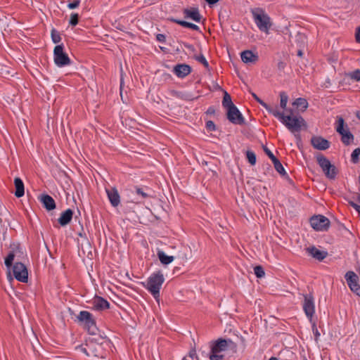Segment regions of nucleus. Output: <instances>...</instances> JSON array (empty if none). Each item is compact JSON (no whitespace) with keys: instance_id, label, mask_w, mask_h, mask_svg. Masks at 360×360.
I'll list each match as a JSON object with an SVG mask.
<instances>
[{"instance_id":"obj_1","label":"nucleus","mask_w":360,"mask_h":360,"mask_svg":"<svg viewBox=\"0 0 360 360\" xmlns=\"http://www.w3.org/2000/svg\"><path fill=\"white\" fill-rule=\"evenodd\" d=\"M210 352L209 353L210 360H223L224 355L223 352L228 349L236 350V344L230 339L219 338L216 341L210 342Z\"/></svg>"},{"instance_id":"obj_2","label":"nucleus","mask_w":360,"mask_h":360,"mask_svg":"<svg viewBox=\"0 0 360 360\" xmlns=\"http://www.w3.org/2000/svg\"><path fill=\"white\" fill-rule=\"evenodd\" d=\"M274 116L277 117L292 133L298 132L302 126H305V121L301 116L284 115L278 109Z\"/></svg>"},{"instance_id":"obj_3","label":"nucleus","mask_w":360,"mask_h":360,"mask_svg":"<svg viewBox=\"0 0 360 360\" xmlns=\"http://www.w3.org/2000/svg\"><path fill=\"white\" fill-rule=\"evenodd\" d=\"M165 281L162 273L159 271L152 274L148 278L145 288L151 293L153 297L158 301L160 290Z\"/></svg>"},{"instance_id":"obj_4","label":"nucleus","mask_w":360,"mask_h":360,"mask_svg":"<svg viewBox=\"0 0 360 360\" xmlns=\"http://www.w3.org/2000/svg\"><path fill=\"white\" fill-rule=\"evenodd\" d=\"M316 159L325 176L329 179H335L338 174L336 167L322 154L317 155Z\"/></svg>"},{"instance_id":"obj_5","label":"nucleus","mask_w":360,"mask_h":360,"mask_svg":"<svg viewBox=\"0 0 360 360\" xmlns=\"http://www.w3.org/2000/svg\"><path fill=\"white\" fill-rule=\"evenodd\" d=\"M78 321L84 324L85 328L89 334L96 335L98 331V328L96 325V321L93 315L87 311H82L77 316Z\"/></svg>"},{"instance_id":"obj_6","label":"nucleus","mask_w":360,"mask_h":360,"mask_svg":"<svg viewBox=\"0 0 360 360\" xmlns=\"http://www.w3.org/2000/svg\"><path fill=\"white\" fill-rule=\"evenodd\" d=\"M344 125H345L344 119L340 116L337 117V122H336V127H335L336 131L338 134H340L341 135V141L345 146H349L354 141V135L349 131V130L347 128V126H346L347 129H345Z\"/></svg>"},{"instance_id":"obj_7","label":"nucleus","mask_w":360,"mask_h":360,"mask_svg":"<svg viewBox=\"0 0 360 360\" xmlns=\"http://www.w3.org/2000/svg\"><path fill=\"white\" fill-rule=\"evenodd\" d=\"M53 60L58 67H64L71 64V60L64 51L63 44L55 46L53 50Z\"/></svg>"},{"instance_id":"obj_8","label":"nucleus","mask_w":360,"mask_h":360,"mask_svg":"<svg viewBox=\"0 0 360 360\" xmlns=\"http://www.w3.org/2000/svg\"><path fill=\"white\" fill-rule=\"evenodd\" d=\"M255 23L259 30L268 33L271 26L270 17L262 11V13H253Z\"/></svg>"},{"instance_id":"obj_9","label":"nucleus","mask_w":360,"mask_h":360,"mask_svg":"<svg viewBox=\"0 0 360 360\" xmlns=\"http://www.w3.org/2000/svg\"><path fill=\"white\" fill-rule=\"evenodd\" d=\"M310 224L314 230L323 231L328 230L330 226V221L323 215H317L310 219Z\"/></svg>"},{"instance_id":"obj_10","label":"nucleus","mask_w":360,"mask_h":360,"mask_svg":"<svg viewBox=\"0 0 360 360\" xmlns=\"http://www.w3.org/2000/svg\"><path fill=\"white\" fill-rule=\"evenodd\" d=\"M226 117L230 122L233 124H245V118L236 105L226 109Z\"/></svg>"},{"instance_id":"obj_11","label":"nucleus","mask_w":360,"mask_h":360,"mask_svg":"<svg viewBox=\"0 0 360 360\" xmlns=\"http://www.w3.org/2000/svg\"><path fill=\"white\" fill-rule=\"evenodd\" d=\"M13 274L15 279L22 283H27L28 280V272L24 264L16 262L13 266Z\"/></svg>"},{"instance_id":"obj_12","label":"nucleus","mask_w":360,"mask_h":360,"mask_svg":"<svg viewBox=\"0 0 360 360\" xmlns=\"http://www.w3.org/2000/svg\"><path fill=\"white\" fill-rule=\"evenodd\" d=\"M345 278L350 290L360 297V285L358 283V276L354 271H349L345 274Z\"/></svg>"},{"instance_id":"obj_13","label":"nucleus","mask_w":360,"mask_h":360,"mask_svg":"<svg viewBox=\"0 0 360 360\" xmlns=\"http://www.w3.org/2000/svg\"><path fill=\"white\" fill-rule=\"evenodd\" d=\"M304 300L303 303V309L306 316L311 320L314 312L315 307L314 302V297L311 294H307L304 295Z\"/></svg>"},{"instance_id":"obj_14","label":"nucleus","mask_w":360,"mask_h":360,"mask_svg":"<svg viewBox=\"0 0 360 360\" xmlns=\"http://www.w3.org/2000/svg\"><path fill=\"white\" fill-rule=\"evenodd\" d=\"M311 144L314 148L320 150H327L330 145L327 139L320 136H313L311 139Z\"/></svg>"},{"instance_id":"obj_15","label":"nucleus","mask_w":360,"mask_h":360,"mask_svg":"<svg viewBox=\"0 0 360 360\" xmlns=\"http://www.w3.org/2000/svg\"><path fill=\"white\" fill-rule=\"evenodd\" d=\"M92 309L97 311H103L110 308V303L102 297L96 295L92 301Z\"/></svg>"},{"instance_id":"obj_16","label":"nucleus","mask_w":360,"mask_h":360,"mask_svg":"<svg viewBox=\"0 0 360 360\" xmlns=\"http://www.w3.org/2000/svg\"><path fill=\"white\" fill-rule=\"evenodd\" d=\"M105 191L112 206L115 207H117L120 202V196L117 188L111 187L110 188H105Z\"/></svg>"},{"instance_id":"obj_17","label":"nucleus","mask_w":360,"mask_h":360,"mask_svg":"<svg viewBox=\"0 0 360 360\" xmlns=\"http://www.w3.org/2000/svg\"><path fill=\"white\" fill-rule=\"evenodd\" d=\"M174 73L179 78H184L191 72V68L186 64H178L174 67Z\"/></svg>"},{"instance_id":"obj_18","label":"nucleus","mask_w":360,"mask_h":360,"mask_svg":"<svg viewBox=\"0 0 360 360\" xmlns=\"http://www.w3.org/2000/svg\"><path fill=\"white\" fill-rule=\"evenodd\" d=\"M183 13L185 18H190L197 22H199L201 20L202 16L200 14L198 8L197 7L185 8Z\"/></svg>"},{"instance_id":"obj_19","label":"nucleus","mask_w":360,"mask_h":360,"mask_svg":"<svg viewBox=\"0 0 360 360\" xmlns=\"http://www.w3.org/2000/svg\"><path fill=\"white\" fill-rule=\"evenodd\" d=\"M241 60L245 63H255L259 60L257 53L250 50H245L240 53Z\"/></svg>"},{"instance_id":"obj_20","label":"nucleus","mask_w":360,"mask_h":360,"mask_svg":"<svg viewBox=\"0 0 360 360\" xmlns=\"http://www.w3.org/2000/svg\"><path fill=\"white\" fill-rule=\"evenodd\" d=\"M40 201L43 206L48 210L51 211L56 208V202L54 199L48 194H42L40 198Z\"/></svg>"},{"instance_id":"obj_21","label":"nucleus","mask_w":360,"mask_h":360,"mask_svg":"<svg viewBox=\"0 0 360 360\" xmlns=\"http://www.w3.org/2000/svg\"><path fill=\"white\" fill-rule=\"evenodd\" d=\"M306 250L311 257L318 259L319 261H322L328 255L327 252L321 251L314 246L309 247L306 249Z\"/></svg>"},{"instance_id":"obj_22","label":"nucleus","mask_w":360,"mask_h":360,"mask_svg":"<svg viewBox=\"0 0 360 360\" xmlns=\"http://www.w3.org/2000/svg\"><path fill=\"white\" fill-rule=\"evenodd\" d=\"M73 215V211L71 209H68L65 212H62L60 217L58 218V223L64 226L68 224L72 219Z\"/></svg>"},{"instance_id":"obj_23","label":"nucleus","mask_w":360,"mask_h":360,"mask_svg":"<svg viewBox=\"0 0 360 360\" xmlns=\"http://www.w3.org/2000/svg\"><path fill=\"white\" fill-rule=\"evenodd\" d=\"M22 254V252L19 248V246H15L13 250L8 253L7 257L5 259V265L6 267L10 269L13 263L14 259L18 254Z\"/></svg>"},{"instance_id":"obj_24","label":"nucleus","mask_w":360,"mask_h":360,"mask_svg":"<svg viewBox=\"0 0 360 360\" xmlns=\"http://www.w3.org/2000/svg\"><path fill=\"white\" fill-rule=\"evenodd\" d=\"M14 184L15 187V195L17 198H20L25 194L24 184L20 178L16 177L14 179Z\"/></svg>"},{"instance_id":"obj_25","label":"nucleus","mask_w":360,"mask_h":360,"mask_svg":"<svg viewBox=\"0 0 360 360\" xmlns=\"http://www.w3.org/2000/svg\"><path fill=\"white\" fill-rule=\"evenodd\" d=\"M252 97L262 105L263 106L270 114H272L274 115V114L275 113V111L277 110V107L276 106L275 108H273L271 106H270L269 105H268L266 103H265L264 101H262V99H260L256 94L252 92L251 93Z\"/></svg>"},{"instance_id":"obj_26","label":"nucleus","mask_w":360,"mask_h":360,"mask_svg":"<svg viewBox=\"0 0 360 360\" xmlns=\"http://www.w3.org/2000/svg\"><path fill=\"white\" fill-rule=\"evenodd\" d=\"M292 105L300 108L302 112L305 111L309 105L307 101L304 98H296L293 101Z\"/></svg>"},{"instance_id":"obj_27","label":"nucleus","mask_w":360,"mask_h":360,"mask_svg":"<svg viewBox=\"0 0 360 360\" xmlns=\"http://www.w3.org/2000/svg\"><path fill=\"white\" fill-rule=\"evenodd\" d=\"M158 257L163 264H169L174 259L173 256H167L163 251L160 250L158 252Z\"/></svg>"},{"instance_id":"obj_28","label":"nucleus","mask_w":360,"mask_h":360,"mask_svg":"<svg viewBox=\"0 0 360 360\" xmlns=\"http://www.w3.org/2000/svg\"><path fill=\"white\" fill-rule=\"evenodd\" d=\"M136 193L141 197L143 199L148 198L151 196L148 191L150 190L148 187H136Z\"/></svg>"},{"instance_id":"obj_29","label":"nucleus","mask_w":360,"mask_h":360,"mask_svg":"<svg viewBox=\"0 0 360 360\" xmlns=\"http://www.w3.org/2000/svg\"><path fill=\"white\" fill-rule=\"evenodd\" d=\"M222 105L224 108L228 109L231 107H233V105H235L232 102L231 97L229 93L226 91H224L223 101H222Z\"/></svg>"},{"instance_id":"obj_30","label":"nucleus","mask_w":360,"mask_h":360,"mask_svg":"<svg viewBox=\"0 0 360 360\" xmlns=\"http://www.w3.org/2000/svg\"><path fill=\"white\" fill-rule=\"evenodd\" d=\"M274 166L275 169L283 176H288V174L283 167L280 160L277 158L274 162H272Z\"/></svg>"},{"instance_id":"obj_31","label":"nucleus","mask_w":360,"mask_h":360,"mask_svg":"<svg viewBox=\"0 0 360 360\" xmlns=\"http://www.w3.org/2000/svg\"><path fill=\"white\" fill-rule=\"evenodd\" d=\"M51 37L54 44H58L61 41V37L58 31L53 28L51 32Z\"/></svg>"},{"instance_id":"obj_32","label":"nucleus","mask_w":360,"mask_h":360,"mask_svg":"<svg viewBox=\"0 0 360 360\" xmlns=\"http://www.w3.org/2000/svg\"><path fill=\"white\" fill-rule=\"evenodd\" d=\"M246 157L251 165H255L256 163V155L253 151L248 150L246 153Z\"/></svg>"},{"instance_id":"obj_33","label":"nucleus","mask_w":360,"mask_h":360,"mask_svg":"<svg viewBox=\"0 0 360 360\" xmlns=\"http://www.w3.org/2000/svg\"><path fill=\"white\" fill-rule=\"evenodd\" d=\"M280 98H281L280 105H281V107L283 109H285L286 108V105H287V103H288V95L286 94L285 92L282 91V92L280 93Z\"/></svg>"},{"instance_id":"obj_34","label":"nucleus","mask_w":360,"mask_h":360,"mask_svg":"<svg viewBox=\"0 0 360 360\" xmlns=\"http://www.w3.org/2000/svg\"><path fill=\"white\" fill-rule=\"evenodd\" d=\"M360 148L354 149L351 155V160L353 163H358L359 161Z\"/></svg>"},{"instance_id":"obj_35","label":"nucleus","mask_w":360,"mask_h":360,"mask_svg":"<svg viewBox=\"0 0 360 360\" xmlns=\"http://www.w3.org/2000/svg\"><path fill=\"white\" fill-rule=\"evenodd\" d=\"M350 79L356 81L360 82V70L357 69L353 72H349L347 75Z\"/></svg>"},{"instance_id":"obj_36","label":"nucleus","mask_w":360,"mask_h":360,"mask_svg":"<svg viewBox=\"0 0 360 360\" xmlns=\"http://www.w3.org/2000/svg\"><path fill=\"white\" fill-rule=\"evenodd\" d=\"M194 58L198 61L199 63H200L201 64L203 65V66L206 68V69H209V63L207 61L206 58H205V56L202 55V54H200L199 56H194Z\"/></svg>"},{"instance_id":"obj_37","label":"nucleus","mask_w":360,"mask_h":360,"mask_svg":"<svg viewBox=\"0 0 360 360\" xmlns=\"http://www.w3.org/2000/svg\"><path fill=\"white\" fill-rule=\"evenodd\" d=\"M254 272L257 278H262L265 274L263 267L259 265L254 268Z\"/></svg>"},{"instance_id":"obj_38","label":"nucleus","mask_w":360,"mask_h":360,"mask_svg":"<svg viewBox=\"0 0 360 360\" xmlns=\"http://www.w3.org/2000/svg\"><path fill=\"white\" fill-rule=\"evenodd\" d=\"M79 22V15L77 13H72L70 19V25L76 26Z\"/></svg>"},{"instance_id":"obj_39","label":"nucleus","mask_w":360,"mask_h":360,"mask_svg":"<svg viewBox=\"0 0 360 360\" xmlns=\"http://www.w3.org/2000/svg\"><path fill=\"white\" fill-rule=\"evenodd\" d=\"M169 20L171 22H175V23H176L178 25H181L182 27H187V26L188 25V22H187V21L176 19V18H171Z\"/></svg>"},{"instance_id":"obj_40","label":"nucleus","mask_w":360,"mask_h":360,"mask_svg":"<svg viewBox=\"0 0 360 360\" xmlns=\"http://www.w3.org/2000/svg\"><path fill=\"white\" fill-rule=\"evenodd\" d=\"M263 149H264V153L271 160L272 162H274L275 160L277 159V158H276L274 156V155L272 153V152L266 146H264Z\"/></svg>"},{"instance_id":"obj_41","label":"nucleus","mask_w":360,"mask_h":360,"mask_svg":"<svg viewBox=\"0 0 360 360\" xmlns=\"http://www.w3.org/2000/svg\"><path fill=\"white\" fill-rule=\"evenodd\" d=\"M186 357L191 359V360H193L194 359L198 360V357L196 354V349L195 347L191 349L188 355Z\"/></svg>"},{"instance_id":"obj_42","label":"nucleus","mask_w":360,"mask_h":360,"mask_svg":"<svg viewBox=\"0 0 360 360\" xmlns=\"http://www.w3.org/2000/svg\"><path fill=\"white\" fill-rule=\"evenodd\" d=\"M206 128L210 131H214L216 130V125L214 122L209 120L206 122Z\"/></svg>"},{"instance_id":"obj_43","label":"nucleus","mask_w":360,"mask_h":360,"mask_svg":"<svg viewBox=\"0 0 360 360\" xmlns=\"http://www.w3.org/2000/svg\"><path fill=\"white\" fill-rule=\"evenodd\" d=\"M80 4V1L79 0H75L72 3H70L68 6L70 9H74V8H76L79 6Z\"/></svg>"},{"instance_id":"obj_44","label":"nucleus","mask_w":360,"mask_h":360,"mask_svg":"<svg viewBox=\"0 0 360 360\" xmlns=\"http://www.w3.org/2000/svg\"><path fill=\"white\" fill-rule=\"evenodd\" d=\"M312 330L315 336V340H317L319 337L320 336V333L315 324L313 325Z\"/></svg>"},{"instance_id":"obj_45","label":"nucleus","mask_w":360,"mask_h":360,"mask_svg":"<svg viewBox=\"0 0 360 360\" xmlns=\"http://www.w3.org/2000/svg\"><path fill=\"white\" fill-rule=\"evenodd\" d=\"M184 46L189 50L191 52L194 53L195 51V49L193 45L189 44L187 43H184Z\"/></svg>"},{"instance_id":"obj_46","label":"nucleus","mask_w":360,"mask_h":360,"mask_svg":"<svg viewBox=\"0 0 360 360\" xmlns=\"http://www.w3.org/2000/svg\"><path fill=\"white\" fill-rule=\"evenodd\" d=\"M165 35L162 34H158L156 36V39L160 42H165Z\"/></svg>"},{"instance_id":"obj_47","label":"nucleus","mask_w":360,"mask_h":360,"mask_svg":"<svg viewBox=\"0 0 360 360\" xmlns=\"http://www.w3.org/2000/svg\"><path fill=\"white\" fill-rule=\"evenodd\" d=\"M349 204L352 207H354L358 212V213L360 214V205H359L358 204H356V203H355V202H354L352 201H349Z\"/></svg>"},{"instance_id":"obj_48","label":"nucleus","mask_w":360,"mask_h":360,"mask_svg":"<svg viewBox=\"0 0 360 360\" xmlns=\"http://www.w3.org/2000/svg\"><path fill=\"white\" fill-rule=\"evenodd\" d=\"M178 96L183 98V99H185V100H187V101H192L194 99V98H193L191 95L189 94H182V95H179L178 94Z\"/></svg>"},{"instance_id":"obj_49","label":"nucleus","mask_w":360,"mask_h":360,"mask_svg":"<svg viewBox=\"0 0 360 360\" xmlns=\"http://www.w3.org/2000/svg\"><path fill=\"white\" fill-rule=\"evenodd\" d=\"M355 39L357 43H360V26L356 30Z\"/></svg>"},{"instance_id":"obj_50","label":"nucleus","mask_w":360,"mask_h":360,"mask_svg":"<svg viewBox=\"0 0 360 360\" xmlns=\"http://www.w3.org/2000/svg\"><path fill=\"white\" fill-rule=\"evenodd\" d=\"M187 28H190V29H192L195 31L199 30V27L193 23H191V22H188V25L187 26Z\"/></svg>"},{"instance_id":"obj_51","label":"nucleus","mask_w":360,"mask_h":360,"mask_svg":"<svg viewBox=\"0 0 360 360\" xmlns=\"http://www.w3.org/2000/svg\"><path fill=\"white\" fill-rule=\"evenodd\" d=\"M285 65H286V64L284 62L280 61L278 63V65H277L278 69L279 70H283L284 68H285Z\"/></svg>"},{"instance_id":"obj_52","label":"nucleus","mask_w":360,"mask_h":360,"mask_svg":"<svg viewBox=\"0 0 360 360\" xmlns=\"http://www.w3.org/2000/svg\"><path fill=\"white\" fill-rule=\"evenodd\" d=\"M205 1L209 5H214V4H217L218 1H219L220 0H205Z\"/></svg>"},{"instance_id":"obj_53","label":"nucleus","mask_w":360,"mask_h":360,"mask_svg":"<svg viewBox=\"0 0 360 360\" xmlns=\"http://www.w3.org/2000/svg\"><path fill=\"white\" fill-rule=\"evenodd\" d=\"M297 56H300V57H302L303 56V51L302 50H298L297 51Z\"/></svg>"},{"instance_id":"obj_54","label":"nucleus","mask_w":360,"mask_h":360,"mask_svg":"<svg viewBox=\"0 0 360 360\" xmlns=\"http://www.w3.org/2000/svg\"><path fill=\"white\" fill-rule=\"evenodd\" d=\"M356 117H357L359 120H360V110H359V111H357V112H356Z\"/></svg>"},{"instance_id":"obj_55","label":"nucleus","mask_w":360,"mask_h":360,"mask_svg":"<svg viewBox=\"0 0 360 360\" xmlns=\"http://www.w3.org/2000/svg\"><path fill=\"white\" fill-rule=\"evenodd\" d=\"M103 342H102L101 344H103L104 342L108 344V341L107 340H105V339H103Z\"/></svg>"},{"instance_id":"obj_56","label":"nucleus","mask_w":360,"mask_h":360,"mask_svg":"<svg viewBox=\"0 0 360 360\" xmlns=\"http://www.w3.org/2000/svg\"><path fill=\"white\" fill-rule=\"evenodd\" d=\"M269 360H278L276 357L272 356Z\"/></svg>"},{"instance_id":"obj_57","label":"nucleus","mask_w":360,"mask_h":360,"mask_svg":"<svg viewBox=\"0 0 360 360\" xmlns=\"http://www.w3.org/2000/svg\"><path fill=\"white\" fill-rule=\"evenodd\" d=\"M357 200H358L359 202H360V192L358 194Z\"/></svg>"},{"instance_id":"obj_58","label":"nucleus","mask_w":360,"mask_h":360,"mask_svg":"<svg viewBox=\"0 0 360 360\" xmlns=\"http://www.w3.org/2000/svg\"><path fill=\"white\" fill-rule=\"evenodd\" d=\"M182 360H191V359L188 358V357H184Z\"/></svg>"},{"instance_id":"obj_59","label":"nucleus","mask_w":360,"mask_h":360,"mask_svg":"<svg viewBox=\"0 0 360 360\" xmlns=\"http://www.w3.org/2000/svg\"><path fill=\"white\" fill-rule=\"evenodd\" d=\"M122 84H120V94H122Z\"/></svg>"},{"instance_id":"obj_60","label":"nucleus","mask_w":360,"mask_h":360,"mask_svg":"<svg viewBox=\"0 0 360 360\" xmlns=\"http://www.w3.org/2000/svg\"><path fill=\"white\" fill-rule=\"evenodd\" d=\"M302 360H308L306 356H303Z\"/></svg>"}]
</instances>
